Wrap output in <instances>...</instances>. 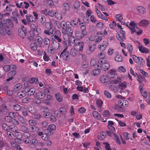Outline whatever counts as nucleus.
I'll list each match as a JSON object with an SVG mask.
<instances>
[{"mask_svg":"<svg viewBox=\"0 0 150 150\" xmlns=\"http://www.w3.org/2000/svg\"><path fill=\"white\" fill-rule=\"evenodd\" d=\"M108 77L110 80L109 83L110 84H117L121 82V78L119 77L117 74H111Z\"/></svg>","mask_w":150,"mask_h":150,"instance_id":"nucleus-1","label":"nucleus"},{"mask_svg":"<svg viewBox=\"0 0 150 150\" xmlns=\"http://www.w3.org/2000/svg\"><path fill=\"white\" fill-rule=\"evenodd\" d=\"M118 103L119 105H116L115 107V109L117 111L121 112V111L119 110L121 107H126L128 105V102L126 100L121 99L118 101Z\"/></svg>","mask_w":150,"mask_h":150,"instance_id":"nucleus-2","label":"nucleus"},{"mask_svg":"<svg viewBox=\"0 0 150 150\" xmlns=\"http://www.w3.org/2000/svg\"><path fill=\"white\" fill-rule=\"evenodd\" d=\"M84 46V43L83 42L79 41L75 43L73 45V48L79 52H82L83 51Z\"/></svg>","mask_w":150,"mask_h":150,"instance_id":"nucleus-3","label":"nucleus"},{"mask_svg":"<svg viewBox=\"0 0 150 150\" xmlns=\"http://www.w3.org/2000/svg\"><path fill=\"white\" fill-rule=\"evenodd\" d=\"M67 48H65L61 52L60 57H62L64 61H67L69 59V53L67 51Z\"/></svg>","mask_w":150,"mask_h":150,"instance_id":"nucleus-4","label":"nucleus"},{"mask_svg":"<svg viewBox=\"0 0 150 150\" xmlns=\"http://www.w3.org/2000/svg\"><path fill=\"white\" fill-rule=\"evenodd\" d=\"M62 33H66L69 35H72L73 34V31L71 28V27L69 26V24H68L67 26L66 25V29L64 28H62Z\"/></svg>","mask_w":150,"mask_h":150,"instance_id":"nucleus-5","label":"nucleus"},{"mask_svg":"<svg viewBox=\"0 0 150 150\" xmlns=\"http://www.w3.org/2000/svg\"><path fill=\"white\" fill-rule=\"evenodd\" d=\"M87 34L86 32L81 31V32L78 30H76L75 32V36L78 39H81L83 37H85Z\"/></svg>","mask_w":150,"mask_h":150,"instance_id":"nucleus-6","label":"nucleus"},{"mask_svg":"<svg viewBox=\"0 0 150 150\" xmlns=\"http://www.w3.org/2000/svg\"><path fill=\"white\" fill-rule=\"evenodd\" d=\"M7 24L2 19L0 20V33L2 35H4L5 33L4 31V28L7 26Z\"/></svg>","mask_w":150,"mask_h":150,"instance_id":"nucleus-7","label":"nucleus"},{"mask_svg":"<svg viewBox=\"0 0 150 150\" xmlns=\"http://www.w3.org/2000/svg\"><path fill=\"white\" fill-rule=\"evenodd\" d=\"M105 30H104V32L101 31L97 33L96 36L98 37L95 40L96 43H99L102 40V38L103 37L105 34Z\"/></svg>","mask_w":150,"mask_h":150,"instance_id":"nucleus-8","label":"nucleus"},{"mask_svg":"<svg viewBox=\"0 0 150 150\" xmlns=\"http://www.w3.org/2000/svg\"><path fill=\"white\" fill-rule=\"evenodd\" d=\"M51 47L54 49V50H58L59 51H61L62 49L60 47L59 44L56 41H53L51 43Z\"/></svg>","mask_w":150,"mask_h":150,"instance_id":"nucleus-9","label":"nucleus"},{"mask_svg":"<svg viewBox=\"0 0 150 150\" xmlns=\"http://www.w3.org/2000/svg\"><path fill=\"white\" fill-rule=\"evenodd\" d=\"M108 44L107 41H104L103 43H100L98 45V48L100 51H103L106 49Z\"/></svg>","mask_w":150,"mask_h":150,"instance_id":"nucleus-10","label":"nucleus"},{"mask_svg":"<svg viewBox=\"0 0 150 150\" xmlns=\"http://www.w3.org/2000/svg\"><path fill=\"white\" fill-rule=\"evenodd\" d=\"M25 91L28 96H31L33 95L35 92V89L34 88L30 89L27 86L25 88Z\"/></svg>","mask_w":150,"mask_h":150,"instance_id":"nucleus-11","label":"nucleus"},{"mask_svg":"<svg viewBox=\"0 0 150 150\" xmlns=\"http://www.w3.org/2000/svg\"><path fill=\"white\" fill-rule=\"evenodd\" d=\"M96 49V46L93 44H89L88 47L86 50V53L88 54H90L93 52Z\"/></svg>","mask_w":150,"mask_h":150,"instance_id":"nucleus-12","label":"nucleus"},{"mask_svg":"<svg viewBox=\"0 0 150 150\" xmlns=\"http://www.w3.org/2000/svg\"><path fill=\"white\" fill-rule=\"evenodd\" d=\"M16 74V71L14 70H12L8 73V76L9 78L6 80V81H9L13 79L14 78V76Z\"/></svg>","mask_w":150,"mask_h":150,"instance_id":"nucleus-13","label":"nucleus"},{"mask_svg":"<svg viewBox=\"0 0 150 150\" xmlns=\"http://www.w3.org/2000/svg\"><path fill=\"white\" fill-rule=\"evenodd\" d=\"M31 27V31L30 33H31L32 35L33 36L36 35L38 33L37 31V28L36 25L34 24H32L30 26Z\"/></svg>","mask_w":150,"mask_h":150,"instance_id":"nucleus-14","label":"nucleus"},{"mask_svg":"<svg viewBox=\"0 0 150 150\" xmlns=\"http://www.w3.org/2000/svg\"><path fill=\"white\" fill-rule=\"evenodd\" d=\"M129 25L130 26H129L130 27H129V28L131 32V34H132L135 32L136 25L134 22L133 21H131L129 23Z\"/></svg>","mask_w":150,"mask_h":150,"instance_id":"nucleus-15","label":"nucleus"},{"mask_svg":"<svg viewBox=\"0 0 150 150\" xmlns=\"http://www.w3.org/2000/svg\"><path fill=\"white\" fill-rule=\"evenodd\" d=\"M100 79V81L103 83H105L110 81L107 74L105 76L102 75L101 76Z\"/></svg>","mask_w":150,"mask_h":150,"instance_id":"nucleus-16","label":"nucleus"},{"mask_svg":"<svg viewBox=\"0 0 150 150\" xmlns=\"http://www.w3.org/2000/svg\"><path fill=\"white\" fill-rule=\"evenodd\" d=\"M42 38L39 36H37L36 37L35 42V43L39 47H41L42 45Z\"/></svg>","mask_w":150,"mask_h":150,"instance_id":"nucleus-17","label":"nucleus"},{"mask_svg":"<svg viewBox=\"0 0 150 150\" xmlns=\"http://www.w3.org/2000/svg\"><path fill=\"white\" fill-rule=\"evenodd\" d=\"M136 9L137 12L141 14H143L146 12V9L142 6H138Z\"/></svg>","mask_w":150,"mask_h":150,"instance_id":"nucleus-18","label":"nucleus"},{"mask_svg":"<svg viewBox=\"0 0 150 150\" xmlns=\"http://www.w3.org/2000/svg\"><path fill=\"white\" fill-rule=\"evenodd\" d=\"M22 85L20 83H18L15 85L13 88V91L15 92H17L20 90L22 88Z\"/></svg>","mask_w":150,"mask_h":150,"instance_id":"nucleus-19","label":"nucleus"},{"mask_svg":"<svg viewBox=\"0 0 150 150\" xmlns=\"http://www.w3.org/2000/svg\"><path fill=\"white\" fill-rule=\"evenodd\" d=\"M139 51L143 53H148L149 51L148 49L142 46H139Z\"/></svg>","mask_w":150,"mask_h":150,"instance_id":"nucleus-20","label":"nucleus"},{"mask_svg":"<svg viewBox=\"0 0 150 150\" xmlns=\"http://www.w3.org/2000/svg\"><path fill=\"white\" fill-rule=\"evenodd\" d=\"M118 88L120 90H122L126 88L127 86V84L126 82L124 81L122 82H120L119 83Z\"/></svg>","mask_w":150,"mask_h":150,"instance_id":"nucleus-21","label":"nucleus"},{"mask_svg":"<svg viewBox=\"0 0 150 150\" xmlns=\"http://www.w3.org/2000/svg\"><path fill=\"white\" fill-rule=\"evenodd\" d=\"M110 65L107 62L104 64H103L100 66L101 69L103 71H106L109 68Z\"/></svg>","mask_w":150,"mask_h":150,"instance_id":"nucleus-22","label":"nucleus"},{"mask_svg":"<svg viewBox=\"0 0 150 150\" xmlns=\"http://www.w3.org/2000/svg\"><path fill=\"white\" fill-rule=\"evenodd\" d=\"M115 54L117 56L115 58V60L118 62H122L123 59V57L119 55L118 52H116Z\"/></svg>","mask_w":150,"mask_h":150,"instance_id":"nucleus-23","label":"nucleus"},{"mask_svg":"<svg viewBox=\"0 0 150 150\" xmlns=\"http://www.w3.org/2000/svg\"><path fill=\"white\" fill-rule=\"evenodd\" d=\"M67 23H68L70 26L71 25L73 27H75L77 25L78 22L75 19H71L70 22H67Z\"/></svg>","mask_w":150,"mask_h":150,"instance_id":"nucleus-24","label":"nucleus"},{"mask_svg":"<svg viewBox=\"0 0 150 150\" xmlns=\"http://www.w3.org/2000/svg\"><path fill=\"white\" fill-rule=\"evenodd\" d=\"M10 83L9 81L5 82L2 86V89L4 91H7L10 86Z\"/></svg>","mask_w":150,"mask_h":150,"instance_id":"nucleus-25","label":"nucleus"},{"mask_svg":"<svg viewBox=\"0 0 150 150\" xmlns=\"http://www.w3.org/2000/svg\"><path fill=\"white\" fill-rule=\"evenodd\" d=\"M55 97L57 100L59 102H61L62 101V96L59 93H56L55 95Z\"/></svg>","mask_w":150,"mask_h":150,"instance_id":"nucleus-26","label":"nucleus"},{"mask_svg":"<svg viewBox=\"0 0 150 150\" xmlns=\"http://www.w3.org/2000/svg\"><path fill=\"white\" fill-rule=\"evenodd\" d=\"M18 120L22 124L26 125L27 121L22 116L18 115L17 117Z\"/></svg>","mask_w":150,"mask_h":150,"instance_id":"nucleus-27","label":"nucleus"},{"mask_svg":"<svg viewBox=\"0 0 150 150\" xmlns=\"http://www.w3.org/2000/svg\"><path fill=\"white\" fill-rule=\"evenodd\" d=\"M116 36L117 39L120 42L123 41L125 39V36H123L119 33L117 34Z\"/></svg>","mask_w":150,"mask_h":150,"instance_id":"nucleus-28","label":"nucleus"},{"mask_svg":"<svg viewBox=\"0 0 150 150\" xmlns=\"http://www.w3.org/2000/svg\"><path fill=\"white\" fill-rule=\"evenodd\" d=\"M148 24V21L144 19L141 21L139 23V25L141 26H146Z\"/></svg>","mask_w":150,"mask_h":150,"instance_id":"nucleus-29","label":"nucleus"},{"mask_svg":"<svg viewBox=\"0 0 150 150\" xmlns=\"http://www.w3.org/2000/svg\"><path fill=\"white\" fill-rule=\"evenodd\" d=\"M100 70L98 69L93 70L91 72V74L92 76H95L98 75L100 73Z\"/></svg>","mask_w":150,"mask_h":150,"instance_id":"nucleus-30","label":"nucleus"},{"mask_svg":"<svg viewBox=\"0 0 150 150\" xmlns=\"http://www.w3.org/2000/svg\"><path fill=\"white\" fill-rule=\"evenodd\" d=\"M93 116L97 119L99 120L101 118L100 115L97 112L94 111L92 112Z\"/></svg>","mask_w":150,"mask_h":150,"instance_id":"nucleus-31","label":"nucleus"},{"mask_svg":"<svg viewBox=\"0 0 150 150\" xmlns=\"http://www.w3.org/2000/svg\"><path fill=\"white\" fill-rule=\"evenodd\" d=\"M79 52L75 48H72L70 52V54L71 55L73 56H76L78 54V52Z\"/></svg>","mask_w":150,"mask_h":150,"instance_id":"nucleus-32","label":"nucleus"},{"mask_svg":"<svg viewBox=\"0 0 150 150\" xmlns=\"http://www.w3.org/2000/svg\"><path fill=\"white\" fill-rule=\"evenodd\" d=\"M36 96L40 99H43L45 97V95L42 92H39L36 93Z\"/></svg>","mask_w":150,"mask_h":150,"instance_id":"nucleus-33","label":"nucleus"},{"mask_svg":"<svg viewBox=\"0 0 150 150\" xmlns=\"http://www.w3.org/2000/svg\"><path fill=\"white\" fill-rule=\"evenodd\" d=\"M113 136L115 142L118 144H120L121 142L118 136L116 134H113Z\"/></svg>","mask_w":150,"mask_h":150,"instance_id":"nucleus-34","label":"nucleus"},{"mask_svg":"<svg viewBox=\"0 0 150 150\" xmlns=\"http://www.w3.org/2000/svg\"><path fill=\"white\" fill-rule=\"evenodd\" d=\"M39 129L38 128L35 126L30 127L29 128V132H34L36 131H37L39 130Z\"/></svg>","mask_w":150,"mask_h":150,"instance_id":"nucleus-35","label":"nucleus"},{"mask_svg":"<svg viewBox=\"0 0 150 150\" xmlns=\"http://www.w3.org/2000/svg\"><path fill=\"white\" fill-rule=\"evenodd\" d=\"M115 18H116L117 20L118 21L120 22L122 24H124L122 20L123 19V17L120 14H117L115 16Z\"/></svg>","mask_w":150,"mask_h":150,"instance_id":"nucleus-36","label":"nucleus"},{"mask_svg":"<svg viewBox=\"0 0 150 150\" xmlns=\"http://www.w3.org/2000/svg\"><path fill=\"white\" fill-rule=\"evenodd\" d=\"M41 102L40 99L37 98H34L33 100V103L35 105H39Z\"/></svg>","mask_w":150,"mask_h":150,"instance_id":"nucleus-37","label":"nucleus"},{"mask_svg":"<svg viewBox=\"0 0 150 150\" xmlns=\"http://www.w3.org/2000/svg\"><path fill=\"white\" fill-rule=\"evenodd\" d=\"M127 49L130 54V55H132V52L133 47L129 43L127 45Z\"/></svg>","mask_w":150,"mask_h":150,"instance_id":"nucleus-38","label":"nucleus"},{"mask_svg":"<svg viewBox=\"0 0 150 150\" xmlns=\"http://www.w3.org/2000/svg\"><path fill=\"white\" fill-rule=\"evenodd\" d=\"M69 45L70 46H71V43H75V39L74 36H72V35L70 36L69 38Z\"/></svg>","mask_w":150,"mask_h":150,"instance_id":"nucleus-39","label":"nucleus"},{"mask_svg":"<svg viewBox=\"0 0 150 150\" xmlns=\"http://www.w3.org/2000/svg\"><path fill=\"white\" fill-rule=\"evenodd\" d=\"M109 88L112 91H113L115 92H117L118 91L117 87L113 84L110 85L109 86Z\"/></svg>","mask_w":150,"mask_h":150,"instance_id":"nucleus-40","label":"nucleus"},{"mask_svg":"<svg viewBox=\"0 0 150 150\" xmlns=\"http://www.w3.org/2000/svg\"><path fill=\"white\" fill-rule=\"evenodd\" d=\"M106 136V134L104 132H102L98 136V138L99 139L102 140Z\"/></svg>","mask_w":150,"mask_h":150,"instance_id":"nucleus-41","label":"nucleus"},{"mask_svg":"<svg viewBox=\"0 0 150 150\" xmlns=\"http://www.w3.org/2000/svg\"><path fill=\"white\" fill-rule=\"evenodd\" d=\"M10 126H8L5 123H3L2 125V127L4 130L6 131H8L9 130Z\"/></svg>","mask_w":150,"mask_h":150,"instance_id":"nucleus-42","label":"nucleus"},{"mask_svg":"<svg viewBox=\"0 0 150 150\" xmlns=\"http://www.w3.org/2000/svg\"><path fill=\"white\" fill-rule=\"evenodd\" d=\"M132 58L134 61L137 63L140 61V59H142L141 57H137L134 55H132Z\"/></svg>","mask_w":150,"mask_h":150,"instance_id":"nucleus-43","label":"nucleus"},{"mask_svg":"<svg viewBox=\"0 0 150 150\" xmlns=\"http://www.w3.org/2000/svg\"><path fill=\"white\" fill-rule=\"evenodd\" d=\"M103 23L102 22H100L97 23L96 25V28L99 30H101L103 29Z\"/></svg>","mask_w":150,"mask_h":150,"instance_id":"nucleus-44","label":"nucleus"},{"mask_svg":"<svg viewBox=\"0 0 150 150\" xmlns=\"http://www.w3.org/2000/svg\"><path fill=\"white\" fill-rule=\"evenodd\" d=\"M18 34L20 36L23 38L25 36V33L22 28H19L18 30Z\"/></svg>","mask_w":150,"mask_h":150,"instance_id":"nucleus-45","label":"nucleus"},{"mask_svg":"<svg viewBox=\"0 0 150 150\" xmlns=\"http://www.w3.org/2000/svg\"><path fill=\"white\" fill-rule=\"evenodd\" d=\"M9 130L13 132H16L18 129V128L17 126L14 125H10Z\"/></svg>","mask_w":150,"mask_h":150,"instance_id":"nucleus-46","label":"nucleus"},{"mask_svg":"<svg viewBox=\"0 0 150 150\" xmlns=\"http://www.w3.org/2000/svg\"><path fill=\"white\" fill-rule=\"evenodd\" d=\"M44 132L46 134L48 135H50L53 134V132L50 129H49L48 127L47 129H45L44 130Z\"/></svg>","mask_w":150,"mask_h":150,"instance_id":"nucleus-47","label":"nucleus"},{"mask_svg":"<svg viewBox=\"0 0 150 150\" xmlns=\"http://www.w3.org/2000/svg\"><path fill=\"white\" fill-rule=\"evenodd\" d=\"M116 70L114 69H112L110 70L108 72L107 75L108 76L111 75V74H116Z\"/></svg>","mask_w":150,"mask_h":150,"instance_id":"nucleus-48","label":"nucleus"},{"mask_svg":"<svg viewBox=\"0 0 150 150\" xmlns=\"http://www.w3.org/2000/svg\"><path fill=\"white\" fill-rule=\"evenodd\" d=\"M38 46V45L35 43H32L30 45L31 49L33 51H35L37 50Z\"/></svg>","mask_w":150,"mask_h":150,"instance_id":"nucleus-49","label":"nucleus"},{"mask_svg":"<svg viewBox=\"0 0 150 150\" xmlns=\"http://www.w3.org/2000/svg\"><path fill=\"white\" fill-rule=\"evenodd\" d=\"M106 61L105 60V58H100L98 61V63L99 64V66H100L103 64H104L106 63Z\"/></svg>","mask_w":150,"mask_h":150,"instance_id":"nucleus-50","label":"nucleus"},{"mask_svg":"<svg viewBox=\"0 0 150 150\" xmlns=\"http://www.w3.org/2000/svg\"><path fill=\"white\" fill-rule=\"evenodd\" d=\"M54 16L59 20H61L62 18V16L61 14L55 12L54 13Z\"/></svg>","mask_w":150,"mask_h":150,"instance_id":"nucleus-51","label":"nucleus"},{"mask_svg":"<svg viewBox=\"0 0 150 150\" xmlns=\"http://www.w3.org/2000/svg\"><path fill=\"white\" fill-rule=\"evenodd\" d=\"M26 92L25 91V89L24 91H21L19 92L18 93V95L20 98H23L25 96Z\"/></svg>","mask_w":150,"mask_h":150,"instance_id":"nucleus-52","label":"nucleus"},{"mask_svg":"<svg viewBox=\"0 0 150 150\" xmlns=\"http://www.w3.org/2000/svg\"><path fill=\"white\" fill-rule=\"evenodd\" d=\"M39 80L37 78H33L30 79L29 80V82L31 83H37V82L39 83Z\"/></svg>","mask_w":150,"mask_h":150,"instance_id":"nucleus-53","label":"nucleus"},{"mask_svg":"<svg viewBox=\"0 0 150 150\" xmlns=\"http://www.w3.org/2000/svg\"><path fill=\"white\" fill-rule=\"evenodd\" d=\"M26 18L27 21L29 22H32L33 21V17L32 16L26 15Z\"/></svg>","mask_w":150,"mask_h":150,"instance_id":"nucleus-54","label":"nucleus"},{"mask_svg":"<svg viewBox=\"0 0 150 150\" xmlns=\"http://www.w3.org/2000/svg\"><path fill=\"white\" fill-rule=\"evenodd\" d=\"M13 118L10 116H5V120L8 123H11Z\"/></svg>","mask_w":150,"mask_h":150,"instance_id":"nucleus-55","label":"nucleus"},{"mask_svg":"<svg viewBox=\"0 0 150 150\" xmlns=\"http://www.w3.org/2000/svg\"><path fill=\"white\" fill-rule=\"evenodd\" d=\"M104 93L105 97H106L109 98H111V93L108 91L106 90L104 91Z\"/></svg>","mask_w":150,"mask_h":150,"instance_id":"nucleus-56","label":"nucleus"},{"mask_svg":"<svg viewBox=\"0 0 150 150\" xmlns=\"http://www.w3.org/2000/svg\"><path fill=\"white\" fill-rule=\"evenodd\" d=\"M103 103V101L100 99H97L96 100V105L99 107L101 108Z\"/></svg>","mask_w":150,"mask_h":150,"instance_id":"nucleus-57","label":"nucleus"},{"mask_svg":"<svg viewBox=\"0 0 150 150\" xmlns=\"http://www.w3.org/2000/svg\"><path fill=\"white\" fill-rule=\"evenodd\" d=\"M137 80L139 83H141L143 81L145 82L146 80L144 76H140L138 77Z\"/></svg>","mask_w":150,"mask_h":150,"instance_id":"nucleus-58","label":"nucleus"},{"mask_svg":"<svg viewBox=\"0 0 150 150\" xmlns=\"http://www.w3.org/2000/svg\"><path fill=\"white\" fill-rule=\"evenodd\" d=\"M45 26L47 29L51 30L52 29V24L50 22H47L45 23Z\"/></svg>","mask_w":150,"mask_h":150,"instance_id":"nucleus-59","label":"nucleus"},{"mask_svg":"<svg viewBox=\"0 0 150 150\" xmlns=\"http://www.w3.org/2000/svg\"><path fill=\"white\" fill-rule=\"evenodd\" d=\"M63 39L64 40L67 41L69 39V38L71 35H69L67 33H62Z\"/></svg>","mask_w":150,"mask_h":150,"instance_id":"nucleus-60","label":"nucleus"},{"mask_svg":"<svg viewBox=\"0 0 150 150\" xmlns=\"http://www.w3.org/2000/svg\"><path fill=\"white\" fill-rule=\"evenodd\" d=\"M44 44L47 45H48L50 43V41L49 39L47 38H45L43 40Z\"/></svg>","mask_w":150,"mask_h":150,"instance_id":"nucleus-61","label":"nucleus"},{"mask_svg":"<svg viewBox=\"0 0 150 150\" xmlns=\"http://www.w3.org/2000/svg\"><path fill=\"white\" fill-rule=\"evenodd\" d=\"M11 124L15 125H18L19 124V122L16 120L12 118L11 123Z\"/></svg>","mask_w":150,"mask_h":150,"instance_id":"nucleus-62","label":"nucleus"},{"mask_svg":"<svg viewBox=\"0 0 150 150\" xmlns=\"http://www.w3.org/2000/svg\"><path fill=\"white\" fill-rule=\"evenodd\" d=\"M41 137L43 140L45 141L48 140L50 138L49 136H48L47 134H44Z\"/></svg>","mask_w":150,"mask_h":150,"instance_id":"nucleus-63","label":"nucleus"},{"mask_svg":"<svg viewBox=\"0 0 150 150\" xmlns=\"http://www.w3.org/2000/svg\"><path fill=\"white\" fill-rule=\"evenodd\" d=\"M28 123L29 125L32 126H35L36 124V121L32 120H30L28 121Z\"/></svg>","mask_w":150,"mask_h":150,"instance_id":"nucleus-64","label":"nucleus"}]
</instances>
